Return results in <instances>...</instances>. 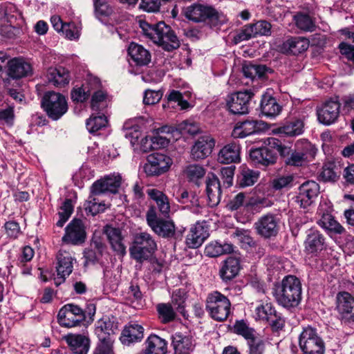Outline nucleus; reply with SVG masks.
I'll use <instances>...</instances> for the list:
<instances>
[{
    "label": "nucleus",
    "instance_id": "obj_37",
    "mask_svg": "<svg viewBox=\"0 0 354 354\" xmlns=\"http://www.w3.org/2000/svg\"><path fill=\"white\" fill-rule=\"evenodd\" d=\"M50 84L57 87H62L69 83L68 71L63 67L49 68L46 75Z\"/></svg>",
    "mask_w": 354,
    "mask_h": 354
},
{
    "label": "nucleus",
    "instance_id": "obj_28",
    "mask_svg": "<svg viewBox=\"0 0 354 354\" xmlns=\"http://www.w3.org/2000/svg\"><path fill=\"white\" fill-rule=\"evenodd\" d=\"M104 232L111 246V248L118 254L124 255L126 253V246L123 242V236L119 228L106 225Z\"/></svg>",
    "mask_w": 354,
    "mask_h": 354
},
{
    "label": "nucleus",
    "instance_id": "obj_39",
    "mask_svg": "<svg viewBox=\"0 0 354 354\" xmlns=\"http://www.w3.org/2000/svg\"><path fill=\"white\" fill-rule=\"evenodd\" d=\"M172 346L175 354H190L194 349L191 338L176 333L172 335Z\"/></svg>",
    "mask_w": 354,
    "mask_h": 354
},
{
    "label": "nucleus",
    "instance_id": "obj_31",
    "mask_svg": "<svg viewBox=\"0 0 354 354\" xmlns=\"http://www.w3.org/2000/svg\"><path fill=\"white\" fill-rule=\"evenodd\" d=\"M160 130L161 133H175V139L178 140L180 135H195L198 133L199 128L194 122L183 121L179 123L176 127L164 126Z\"/></svg>",
    "mask_w": 354,
    "mask_h": 354
},
{
    "label": "nucleus",
    "instance_id": "obj_33",
    "mask_svg": "<svg viewBox=\"0 0 354 354\" xmlns=\"http://www.w3.org/2000/svg\"><path fill=\"white\" fill-rule=\"evenodd\" d=\"M147 194L157 206L159 212L164 216L168 217L171 211L169 198L162 192L156 189H149Z\"/></svg>",
    "mask_w": 354,
    "mask_h": 354
},
{
    "label": "nucleus",
    "instance_id": "obj_7",
    "mask_svg": "<svg viewBox=\"0 0 354 354\" xmlns=\"http://www.w3.org/2000/svg\"><path fill=\"white\" fill-rule=\"evenodd\" d=\"M147 222L151 230L158 236L164 238L171 237L175 234V225L173 221L160 218L154 207L147 212Z\"/></svg>",
    "mask_w": 354,
    "mask_h": 354
},
{
    "label": "nucleus",
    "instance_id": "obj_14",
    "mask_svg": "<svg viewBox=\"0 0 354 354\" xmlns=\"http://www.w3.org/2000/svg\"><path fill=\"white\" fill-rule=\"evenodd\" d=\"M57 276L55 277V283L57 286L64 282L73 270V262L75 259L66 251H59L57 256Z\"/></svg>",
    "mask_w": 354,
    "mask_h": 354
},
{
    "label": "nucleus",
    "instance_id": "obj_57",
    "mask_svg": "<svg viewBox=\"0 0 354 354\" xmlns=\"http://www.w3.org/2000/svg\"><path fill=\"white\" fill-rule=\"evenodd\" d=\"M324 238L317 231L311 232V254L314 252H321L324 248Z\"/></svg>",
    "mask_w": 354,
    "mask_h": 354
},
{
    "label": "nucleus",
    "instance_id": "obj_34",
    "mask_svg": "<svg viewBox=\"0 0 354 354\" xmlns=\"http://www.w3.org/2000/svg\"><path fill=\"white\" fill-rule=\"evenodd\" d=\"M143 336V327L137 323H133L125 326L122 330L120 339L122 344L129 345L131 343L140 341Z\"/></svg>",
    "mask_w": 354,
    "mask_h": 354
},
{
    "label": "nucleus",
    "instance_id": "obj_19",
    "mask_svg": "<svg viewBox=\"0 0 354 354\" xmlns=\"http://www.w3.org/2000/svg\"><path fill=\"white\" fill-rule=\"evenodd\" d=\"M86 239L85 227L80 219H73L65 228V234L62 241L73 245L84 242Z\"/></svg>",
    "mask_w": 354,
    "mask_h": 354
},
{
    "label": "nucleus",
    "instance_id": "obj_42",
    "mask_svg": "<svg viewBox=\"0 0 354 354\" xmlns=\"http://www.w3.org/2000/svg\"><path fill=\"white\" fill-rule=\"evenodd\" d=\"M146 348L148 354H165L167 342L156 335H151L146 341Z\"/></svg>",
    "mask_w": 354,
    "mask_h": 354
},
{
    "label": "nucleus",
    "instance_id": "obj_60",
    "mask_svg": "<svg viewBox=\"0 0 354 354\" xmlns=\"http://www.w3.org/2000/svg\"><path fill=\"white\" fill-rule=\"evenodd\" d=\"M294 19L298 28L304 31L310 30V15L308 12H299L295 15Z\"/></svg>",
    "mask_w": 354,
    "mask_h": 354
},
{
    "label": "nucleus",
    "instance_id": "obj_4",
    "mask_svg": "<svg viewBox=\"0 0 354 354\" xmlns=\"http://www.w3.org/2000/svg\"><path fill=\"white\" fill-rule=\"evenodd\" d=\"M206 310L213 319L222 322L227 319L230 314L231 303L226 296L214 291L207 297Z\"/></svg>",
    "mask_w": 354,
    "mask_h": 354
},
{
    "label": "nucleus",
    "instance_id": "obj_62",
    "mask_svg": "<svg viewBox=\"0 0 354 354\" xmlns=\"http://www.w3.org/2000/svg\"><path fill=\"white\" fill-rule=\"evenodd\" d=\"M167 100L169 102H178L181 109H187L189 107L187 100H184L182 93L176 90H172L167 95Z\"/></svg>",
    "mask_w": 354,
    "mask_h": 354
},
{
    "label": "nucleus",
    "instance_id": "obj_32",
    "mask_svg": "<svg viewBox=\"0 0 354 354\" xmlns=\"http://www.w3.org/2000/svg\"><path fill=\"white\" fill-rule=\"evenodd\" d=\"M275 311L272 302L266 298L256 302L253 316L257 321L266 323Z\"/></svg>",
    "mask_w": 354,
    "mask_h": 354
},
{
    "label": "nucleus",
    "instance_id": "obj_2",
    "mask_svg": "<svg viewBox=\"0 0 354 354\" xmlns=\"http://www.w3.org/2000/svg\"><path fill=\"white\" fill-rule=\"evenodd\" d=\"M273 295L277 302L286 308L297 306L301 300V284L293 275L286 276L274 285Z\"/></svg>",
    "mask_w": 354,
    "mask_h": 354
},
{
    "label": "nucleus",
    "instance_id": "obj_49",
    "mask_svg": "<svg viewBox=\"0 0 354 354\" xmlns=\"http://www.w3.org/2000/svg\"><path fill=\"white\" fill-rule=\"evenodd\" d=\"M114 339L112 337L100 336V343L96 346L93 354H114L113 344Z\"/></svg>",
    "mask_w": 354,
    "mask_h": 354
},
{
    "label": "nucleus",
    "instance_id": "obj_1",
    "mask_svg": "<svg viewBox=\"0 0 354 354\" xmlns=\"http://www.w3.org/2000/svg\"><path fill=\"white\" fill-rule=\"evenodd\" d=\"M140 27L145 36L165 50L171 51L180 46V41L174 31L163 21L150 24L140 21Z\"/></svg>",
    "mask_w": 354,
    "mask_h": 354
},
{
    "label": "nucleus",
    "instance_id": "obj_22",
    "mask_svg": "<svg viewBox=\"0 0 354 354\" xmlns=\"http://www.w3.org/2000/svg\"><path fill=\"white\" fill-rule=\"evenodd\" d=\"M215 145V141L209 136L198 138L191 149V158L194 160H203L209 156Z\"/></svg>",
    "mask_w": 354,
    "mask_h": 354
},
{
    "label": "nucleus",
    "instance_id": "obj_63",
    "mask_svg": "<svg viewBox=\"0 0 354 354\" xmlns=\"http://www.w3.org/2000/svg\"><path fill=\"white\" fill-rule=\"evenodd\" d=\"M86 209L92 215H95L105 209V205L104 203H99L96 198L91 196L87 201Z\"/></svg>",
    "mask_w": 354,
    "mask_h": 354
},
{
    "label": "nucleus",
    "instance_id": "obj_58",
    "mask_svg": "<svg viewBox=\"0 0 354 354\" xmlns=\"http://www.w3.org/2000/svg\"><path fill=\"white\" fill-rule=\"evenodd\" d=\"M326 44V38L324 35L314 34L311 35V52L315 51L316 55H319Z\"/></svg>",
    "mask_w": 354,
    "mask_h": 354
},
{
    "label": "nucleus",
    "instance_id": "obj_41",
    "mask_svg": "<svg viewBox=\"0 0 354 354\" xmlns=\"http://www.w3.org/2000/svg\"><path fill=\"white\" fill-rule=\"evenodd\" d=\"M234 251V245L231 243L218 241L211 242L205 249V254L209 257H216Z\"/></svg>",
    "mask_w": 354,
    "mask_h": 354
},
{
    "label": "nucleus",
    "instance_id": "obj_59",
    "mask_svg": "<svg viewBox=\"0 0 354 354\" xmlns=\"http://www.w3.org/2000/svg\"><path fill=\"white\" fill-rule=\"evenodd\" d=\"M95 14L97 17L109 16L113 9L110 7L105 0H93Z\"/></svg>",
    "mask_w": 354,
    "mask_h": 354
},
{
    "label": "nucleus",
    "instance_id": "obj_36",
    "mask_svg": "<svg viewBox=\"0 0 354 354\" xmlns=\"http://www.w3.org/2000/svg\"><path fill=\"white\" fill-rule=\"evenodd\" d=\"M129 55L138 66H145L151 61L150 53L142 46L131 43L128 48Z\"/></svg>",
    "mask_w": 354,
    "mask_h": 354
},
{
    "label": "nucleus",
    "instance_id": "obj_23",
    "mask_svg": "<svg viewBox=\"0 0 354 354\" xmlns=\"http://www.w3.org/2000/svg\"><path fill=\"white\" fill-rule=\"evenodd\" d=\"M264 122L259 120H247L236 124L232 135L234 138H245L256 133L263 128Z\"/></svg>",
    "mask_w": 354,
    "mask_h": 354
},
{
    "label": "nucleus",
    "instance_id": "obj_25",
    "mask_svg": "<svg viewBox=\"0 0 354 354\" xmlns=\"http://www.w3.org/2000/svg\"><path fill=\"white\" fill-rule=\"evenodd\" d=\"M241 146L236 142L223 146L218 152V160L223 164L239 162L241 160Z\"/></svg>",
    "mask_w": 354,
    "mask_h": 354
},
{
    "label": "nucleus",
    "instance_id": "obj_9",
    "mask_svg": "<svg viewBox=\"0 0 354 354\" xmlns=\"http://www.w3.org/2000/svg\"><path fill=\"white\" fill-rule=\"evenodd\" d=\"M84 319L83 310L78 306L72 304L64 306L57 315L58 323L66 328L76 326Z\"/></svg>",
    "mask_w": 354,
    "mask_h": 354
},
{
    "label": "nucleus",
    "instance_id": "obj_20",
    "mask_svg": "<svg viewBox=\"0 0 354 354\" xmlns=\"http://www.w3.org/2000/svg\"><path fill=\"white\" fill-rule=\"evenodd\" d=\"M184 14L186 18L189 20L194 22H201L207 19L213 18L216 12L211 6L194 3L184 9Z\"/></svg>",
    "mask_w": 354,
    "mask_h": 354
},
{
    "label": "nucleus",
    "instance_id": "obj_51",
    "mask_svg": "<svg viewBox=\"0 0 354 354\" xmlns=\"http://www.w3.org/2000/svg\"><path fill=\"white\" fill-rule=\"evenodd\" d=\"M106 94L102 91L95 92L91 99V109L94 111H103L107 106Z\"/></svg>",
    "mask_w": 354,
    "mask_h": 354
},
{
    "label": "nucleus",
    "instance_id": "obj_3",
    "mask_svg": "<svg viewBox=\"0 0 354 354\" xmlns=\"http://www.w3.org/2000/svg\"><path fill=\"white\" fill-rule=\"evenodd\" d=\"M158 246L156 240L149 233L141 232L133 236L129 248L131 257L139 263L151 261Z\"/></svg>",
    "mask_w": 354,
    "mask_h": 354
},
{
    "label": "nucleus",
    "instance_id": "obj_46",
    "mask_svg": "<svg viewBox=\"0 0 354 354\" xmlns=\"http://www.w3.org/2000/svg\"><path fill=\"white\" fill-rule=\"evenodd\" d=\"M268 71L264 65L246 64L243 66V73L245 77L251 80L261 78Z\"/></svg>",
    "mask_w": 354,
    "mask_h": 354
},
{
    "label": "nucleus",
    "instance_id": "obj_61",
    "mask_svg": "<svg viewBox=\"0 0 354 354\" xmlns=\"http://www.w3.org/2000/svg\"><path fill=\"white\" fill-rule=\"evenodd\" d=\"M162 0H141L139 8L148 12H157L160 10Z\"/></svg>",
    "mask_w": 354,
    "mask_h": 354
},
{
    "label": "nucleus",
    "instance_id": "obj_27",
    "mask_svg": "<svg viewBox=\"0 0 354 354\" xmlns=\"http://www.w3.org/2000/svg\"><path fill=\"white\" fill-rule=\"evenodd\" d=\"M208 232L201 223H196L191 228L186 237V244L189 248H197L201 246L208 237Z\"/></svg>",
    "mask_w": 354,
    "mask_h": 354
},
{
    "label": "nucleus",
    "instance_id": "obj_48",
    "mask_svg": "<svg viewBox=\"0 0 354 354\" xmlns=\"http://www.w3.org/2000/svg\"><path fill=\"white\" fill-rule=\"evenodd\" d=\"M107 124L106 118L104 115H92L86 120V129L90 133H95Z\"/></svg>",
    "mask_w": 354,
    "mask_h": 354
},
{
    "label": "nucleus",
    "instance_id": "obj_6",
    "mask_svg": "<svg viewBox=\"0 0 354 354\" xmlns=\"http://www.w3.org/2000/svg\"><path fill=\"white\" fill-rule=\"evenodd\" d=\"M41 106L48 116L54 120L59 119L68 110L65 97L53 91L48 92L44 95Z\"/></svg>",
    "mask_w": 354,
    "mask_h": 354
},
{
    "label": "nucleus",
    "instance_id": "obj_64",
    "mask_svg": "<svg viewBox=\"0 0 354 354\" xmlns=\"http://www.w3.org/2000/svg\"><path fill=\"white\" fill-rule=\"evenodd\" d=\"M339 49L342 56L354 64V46L342 42L339 44Z\"/></svg>",
    "mask_w": 354,
    "mask_h": 354
},
{
    "label": "nucleus",
    "instance_id": "obj_12",
    "mask_svg": "<svg viewBox=\"0 0 354 354\" xmlns=\"http://www.w3.org/2000/svg\"><path fill=\"white\" fill-rule=\"evenodd\" d=\"M253 96L250 90L239 91L227 96V106L233 114L243 115L248 113L249 103Z\"/></svg>",
    "mask_w": 354,
    "mask_h": 354
},
{
    "label": "nucleus",
    "instance_id": "obj_30",
    "mask_svg": "<svg viewBox=\"0 0 354 354\" xmlns=\"http://www.w3.org/2000/svg\"><path fill=\"white\" fill-rule=\"evenodd\" d=\"M206 194L209 207L216 206L221 201V189L218 178L212 175L206 181Z\"/></svg>",
    "mask_w": 354,
    "mask_h": 354
},
{
    "label": "nucleus",
    "instance_id": "obj_8",
    "mask_svg": "<svg viewBox=\"0 0 354 354\" xmlns=\"http://www.w3.org/2000/svg\"><path fill=\"white\" fill-rule=\"evenodd\" d=\"M330 205L326 201L320 203L317 213L321 218L317 224L330 234H342L345 232L344 227L330 214Z\"/></svg>",
    "mask_w": 354,
    "mask_h": 354
},
{
    "label": "nucleus",
    "instance_id": "obj_21",
    "mask_svg": "<svg viewBox=\"0 0 354 354\" xmlns=\"http://www.w3.org/2000/svg\"><path fill=\"white\" fill-rule=\"evenodd\" d=\"M337 309L342 319L354 322V297L347 292L337 295Z\"/></svg>",
    "mask_w": 354,
    "mask_h": 354
},
{
    "label": "nucleus",
    "instance_id": "obj_40",
    "mask_svg": "<svg viewBox=\"0 0 354 354\" xmlns=\"http://www.w3.org/2000/svg\"><path fill=\"white\" fill-rule=\"evenodd\" d=\"M118 330V323L109 317H104L97 322L95 333L98 338L102 337H111Z\"/></svg>",
    "mask_w": 354,
    "mask_h": 354
},
{
    "label": "nucleus",
    "instance_id": "obj_45",
    "mask_svg": "<svg viewBox=\"0 0 354 354\" xmlns=\"http://www.w3.org/2000/svg\"><path fill=\"white\" fill-rule=\"evenodd\" d=\"M158 317L163 324L169 323L176 318V313L172 305L169 303H160L156 306Z\"/></svg>",
    "mask_w": 354,
    "mask_h": 354
},
{
    "label": "nucleus",
    "instance_id": "obj_43",
    "mask_svg": "<svg viewBox=\"0 0 354 354\" xmlns=\"http://www.w3.org/2000/svg\"><path fill=\"white\" fill-rule=\"evenodd\" d=\"M259 172L249 169L245 165L240 167V175L239 183L241 187H249L253 185L258 180Z\"/></svg>",
    "mask_w": 354,
    "mask_h": 354
},
{
    "label": "nucleus",
    "instance_id": "obj_24",
    "mask_svg": "<svg viewBox=\"0 0 354 354\" xmlns=\"http://www.w3.org/2000/svg\"><path fill=\"white\" fill-rule=\"evenodd\" d=\"M8 75L12 79H19L32 73L31 65L21 58H13L8 62Z\"/></svg>",
    "mask_w": 354,
    "mask_h": 354
},
{
    "label": "nucleus",
    "instance_id": "obj_26",
    "mask_svg": "<svg viewBox=\"0 0 354 354\" xmlns=\"http://www.w3.org/2000/svg\"><path fill=\"white\" fill-rule=\"evenodd\" d=\"M250 158L254 164L268 166L276 162L277 156L273 149L263 147L252 148L250 151Z\"/></svg>",
    "mask_w": 354,
    "mask_h": 354
},
{
    "label": "nucleus",
    "instance_id": "obj_47",
    "mask_svg": "<svg viewBox=\"0 0 354 354\" xmlns=\"http://www.w3.org/2000/svg\"><path fill=\"white\" fill-rule=\"evenodd\" d=\"M161 128L158 129L156 136L151 138V142L153 145V149L165 148L168 146L171 138H176L175 133H161L160 130Z\"/></svg>",
    "mask_w": 354,
    "mask_h": 354
},
{
    "label": "nucleus",
    "instance_id": "obj_10",
    "mask_svg": "<svg viewBox=\"0 0 354 354\" xmlns=\"http://www.w3.org/2000/svg\"><path fill=\"white\" fill-rule=\"evenodd\" d=\"M172 165L171 158L163 153H153L148 156L144 171L147 176H159L167 171Z\"/></svg>",
    "mask_w": 354,
    "mask_h": 354
},
{
    "label": "nucleus",
    "instance_id": "obj_16",
    "mask_svg": "<svg viewBox=\"0 0 354 354\" xmlns=\"http://www.w3.org/2000/svg\"><path fill=\"white\" fill-rule=\"evenodd\" d=\"M122 182L120 174L113 173L104 178L95 181L91 187L93 195L100 194L106 192L116 193Z\"/></svg>",
    "mask_w": 354,
    "mask_h": 354
},
{
    "label": "nucleus",
    "instance_id": "obj_11",
    "mask_svg": "<svg viewBox=\"0 0 354 354\" xmlns=\"http://www.w3.org/2000/svg\"><path fill=\"white\" fill-rule=\"evenodd\" d=\"M279 223L280 219L277 215L267 214L254 223V227L259 235L269 239L277 236L280 228Z\"/></svg>",
    "mask_w": 354,
    "mask_h": 354
},
{
    "label": "nucleus",
    "instance_id": "obj_5",
    "mask_svg": "<svg viewBox=\"0 0 354 354\" xmlns=\"http://www.w3.org/2000/svg\"><path fill=\"white\" fill-rule=\"evenodd\" d=\"M270 206V202L265 198H250L246 199V194L240 192L230 200L227 207L230 211H236L243 207L248 214V217L260 212L262 207Z\"/></svg>",
    "mask_w": 354,
    "mask_h": 354
},
{
    "label": "nucleus",
    "instance_id": "obj_29",
    "mask_svg": "<svg viewBox=\"0 0 354 354\" xmlns=\"http://www.w3.org/2000/svg\"><path fill=\"white\" fill-rule=\"evenodd\" d=\"M309 44L308 39L306 37H293L283 43L281 50L285 53L297 55L306 50Z\"/></svg>",
    "mask_w": 354,
    "mask_h": 354
},
{
    "label": "nucleus",
    "instance_id": "obj_55",
    "mask_svg": "<svg viewBox=\"0 0 354 354\" xmlns=\"http://www.w3.org/2000/svg\"><path fill=\"white\" fill-rule=\"evenodd\" d=\"M326 351L324 340L311 328V354H324Z\"/></svg>",
    "mask_w": 354,
    "mask_h": 354
},
{
    "label": "nucleus",
    "instance_id": "obj_13",
    "mask_svg": "<svg viewBox=\"0 0 354 354\" xmlns=\"http://www.w3.org/2000/svg\"><path fill=\"white\" fill-rule=\"evenodd\" d=\"M271 24L267 21H258L254 24L245 26L241 31L234 37L235 43L247 41L257 36L271 35Z\"/></svg>",
    "mask_w": 354,
    "mask_h": 354
},
{
    "label": "nucleus",
    "instance_id": "obj_54",
    "mask_svg": "<svg viewBox=\"0 0 354 354\" xmlns=\"http://www.w3.org/2000/svg\"><path fill=\"white\" fill-rule=\"evenodd\" d=\"M234 332L243 336L247 341L255 336V331L243 321H237L234 326Z\"/></svg>",
    "mask_w": 354,
    "mask_h": 354
},
{
    "label": "nucleus",
    "instance_id": "obj_44",
    "mask_svg": "<svg viewBox=\"0 0 354 354\" xmlns=\"http://www.w3.org/2000/svg\"><path fill=\"white\" fill-rule=\"evenodd\" d=\"M304 131V123L300 120L290 122L284 126L278 128L275 132L288 136H297Z\"/></svg>",
    "mask_w": 354,
    "mask_h": 354
},
{
    "label": "nucleus",
    "instance_id": "obj_52",
    "mask_svg": "<svg viewBox=\"0 0 354 354\" xmlns=\"http://www.w3.org/2000/svg\"><path fill=\"white\" fill-rule=\"evenodd\" d=\"M124 128V136L130 141L131 144L132 145L138 144V140L142 136L140 127L138 125L129 127V124L126 123Z\"/></svg>",
    "mask_w": 354,
    "mask_h": 354
},
{
    "label": "nucleus",
    "instance_id": "obj_53",
    "mask_svg": "<svg viewBox=\"0 0 354 354\" xmlns=\"http://www.w3.org/2000/svg\"><path fill=\"white\" fill-rule=\"evenodd\" d=\"M294 176L288 174L286 176H281L274 178L271 185L275 190H280L284 188H290L293 185Z\"/></svg>",
    "mask_w": 354,
    "mask_h": 354
},
{
    "label": "nucleus",
    "instance_id": "obj_18",
    "mask_svg": "<svg viewBox=\"0 0 354 354\" xmlns=\"http://www.w3.org/2000/svg\"><path fill=\"white\" fill-rule=\"evenodd\" d=\"M50 22L57 32H61L69 40H77L80 36L81 25L75 22H64L59 16L51 17Z\"/></svg>",
    "mask_w": 354,
    "mask_h": 354
},
{
    "label": "nucleus",
    "instance_id": "obj_15",
    "mask_svg": "<svg viewBox=\"0 0 354 354\" xmlns=\"http://www.w3.org/2000/svg\"><path fill=\"white\" fill-rule=\"evenodd\" d=\"M71 354H88L90 339L88 335L80 333H68L63 337Z\"/></svg>",
    "mask_w": 354,
    "mask_h": 354
},
{
    "label": "nucleus",
    "instance_id": "obj_35",
    "mask_svg": "<svg viewBox=\"0 0 354 354\" xmlns=\"http://www.w3.org/2000/svg\"><path fill=\"white\" fill-rule=\"evenodd\" d=\"M261 112L268 118H274L281 111L282 107L277 100L268 94L262 96L260 104Z\"/></svg>",
    "mask_w": 354,
    "mask_h": 354
},
{
    "label": "nucleus",
    "instance_id": "obj_50",
    "mask_svg": "<svg viewBox=\"0 0 354 354\" xmlns=\"http://www.w3.org/2000/svg\"><path fill=\"white\" fill-rule=\"evenodd\" d=\"M185 176L189 181L196 182L205 174V169L198 165H189L184 171Z\"/></svg>",
    "mask_w": 354,
    "mask_h": 354
},
{
    "label": "nucleus",
    "instance_id": "obj_17",
    "mask_svg": "<svg viewBox=\"0 0 354 354\" xmlns=\"http://www.w3.org/2000/svg\"><path fill=\"white\" fill-rule=\"evenodd\" d=\"M339 103L337 100L326 101L317 109L319 122L325 125L333 124L339 116Z\"/></svg>",
    "mask_w": 354,
    "mask_h": 354
},
{
    "label": "nucleus",
    "instance_id": "obj_38",
    "mask_svg": "<svg viewBox=\"0 0 354 354\" xmlns=\"http://www.w3.org/2000/svg\"><path fill=\"white\" fill-rule=\"evenodd\" d=\"M240 268L239 259L230 257L224 261L220 270V276L223 281H230L238 274Z\"/></svg>",
    "mask_w": 354,
    "mask_h": 354
},
{
    "label": "nucleus",
    "instance_id": "obj_56",
    "mask_svg": "<svg viewBox=\"0 0 354 354\" xmlns=\"http://www.w3.org/2000/svg\"><path fill=\"white\" fill-rule=\"evenodd\" d=\"M248 345L249 346V354H263L264 351V342L263 341L254 336L251 339H248Z\"/></svg>",
    "mask_w": 354,
    "mask_h": 354
}]
</instances>
